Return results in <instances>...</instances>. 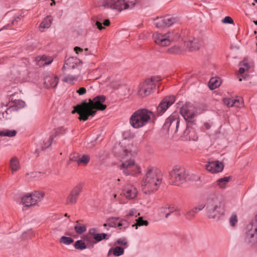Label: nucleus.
<instances>
[{"label":"nucleus","instance_id":"obj_57","mask_svg":"<svg viewBox=\"0 0 257 257\" xmlns=\"http://www.w3.org/2000/svg\"><path fill=\"white\" fill-rule=\"evenodd\" d=\"M86 89L84 87H80L76 90V93H78L79 95H84L86 93Z\"/></svg>","mask_w":257,"mask_h":257},{"label":"nucleus","instance_id":"obj_51","mask_svg":"<svg viewBox=\"0 0 257 257\" xmlns=\"http://www.w3.org/2000/svg\"><path fill=\"white\" fill-rule=\"evenodd\" d=\"M237 222V217L236 214H232L229 218V223L231 226H234Z\"/></svg>","mask_w":257,"mask_h":257},{"label":"nucleus","instance_id":"obj_50","mask_svg":"<svg viewBox=\"0 0 257 257\" xmlns=\"http://www.w3.org/2000/svg\"><path fill=\"white\" fill-rule=\"evenodd\" d=\"M241 65L243 67H240L239 69V73L241 74H243L245 71H247L249 68V66L248 63L244 61H243L241 63Z\"/></svg>","mask_w":257,"mask_h":257},{"label":"nucleus","instance_id":"obj_24","mask_svg":"<svg viewBox=\"0 0 257 257\" xmlns=\"http://www.w3.org/2000/svg\"><path fill=\"white\" fill-rule=\"evenodd\" d=\"M33 197L31 193H27L23 196L21 198V203L26 207H31L34 206Z\"/></svg>","mask_w":257,"mask_h":257},{"label":"nucleus","instance_id":"obj_63","mask_svg":"<svg viewBox=\"0 0 257 257\" xmlns=\"http://www.w3.org/2000/svg\"><path fill=\"white\" fill-rule=\"evenodd\" d=\"M112 196H113V199H115V198H116L117 195H116V194H113L112 195Z\"/></svg>","mask_w":257,"mask_h":257},{"label":"nucleus","instance_id":"obj_49","mask_svg":"<svg viewBox=\"0 0 257 257\" xmlns=\"http://www.w3.org/2000/svg\"><path fill=\"white\" fill-rule=\"evenodd\" d=\"M106 236L107 234L104 233L96 234L94 236V243H96L102 239H105Z\"/></svg>","mask_w":257,"mask_h":257},{"label":"nucleus","instance_id":"obj_21","mask_svg":"<svg viewBox=\"0 0 257 257\" xmlns=\"http://www.w3.org/2000/svg\"><path fill=\"white\" fill-rule=\"evenodd\" d=\"M16 111V108L14 106H10L3 112L0 113V118H3L6 119H10L12 117L13 113Z\"/></svg>","mask_w":257,"mask_h":257},{"label":"nucleus","instance_id":"obj_16","mask_svg":"<svg viewBox=\"0 0 257 257\" xmlns=\"http://www.w3.org/2000/svg\"><path fill=\"white\" fill-rule=\"evenodd\" d=\"M59 82L58 78L53 74L46 76L44 78V85L46 88L55 87Z\"/></svg>","mask_w":257,"mask_h":257},{"label":"nucleus","instance_id":"obj_35","mask_svg":"<svg viewBox=\"0 0 257 257\" xmlns=\"http://www.w3.org/2000/svg\"><path fill=\"white\" fill-rule=\"evenodd\" d=\"M136 223L133 224L132 226L135 227L136 229L138 228V226H148L149 222L146 220H144L142 217H139L136 219Z\"/></svg>","mask_w":257,"mask_h":257},{"label":"nucleus","instance_id":"obj_4","mask_svg":"<svg viewBox=\"0 0 257 257\" xmlns=\"http://www.w3.org/2000/svg\"><path fill=\"white\" fill-rule=\"evenodd\" d=\"M155 120V113L147 109H140L133 113L130 122L134 128H139L146 125L149 121L154 122Z\"/></svg>","mask_w":257,"mask_h":257},{"label":"nucleus","instance_id":"obj_32","mask_svg":"<svg viewBox=\"0 0 257 257\" xmlns=\"http://www.w3.org/2000/svg\"><path fill=\"white\" fill-rule=\"evenodd\" d=\"M184 51V48L180 45H175L168 49V52L173 54H180Z\"/></svg>","mask_w":257,"mask_h":257},{"label":"nucleus","instance_id":"obj_28","mask_svg":"<svg viewBox=\"0 0 257 257\" xmlns=\"http://www.w3.org/2000/svg\"><path fill=\"white\" fill-rule=\"evenodd\" d=\"M230 178L231 177L230 176H228L219 179L215 182V184L219 188L224 189L227 186V183L230 181Z\"/></svg>","mask_w":257,"mask_h":257},{"label":"nucleus","instance_id":"obj_11","mask_svg":"<svg viewBox=\"0 0 257 257\" xmlns=\"http://www.w3.org/2000/svg\"><path fill=\"white\" fill-rule=\"evenodd\" d=\"M175 101V96L174 95L168 96L164 98L157 107V111L155 113L156 116L157 115H161L163 114Z\"/></svg>","mask_w":257,"mask_h":257},{"label":"nucleus","instance_id":"obj_12","mask_svg":"<svg viewBox=\"0 0 257 257\" xmlns=\"http://www.w3.org/2000/svg\"><path fill=\"white\" fill-rule=\"evenodd\" d=\"M176 22V19L169 16L157 18L154 20V25L158 29H164L171 26Z\"/></svg>","mask_w":257,"mask_h":257},{"label":"nucleus","instance_id":"obj_47","mask_svg":"<svg viewBox=\"0 0 257 257\" xmlns=\"http://www.w3.org/2000/svg\"><path fill=\"white\" fill-rule=\"evenodd\" d=\"M40 60L44 62V64H50L53 61V58L50 56L43 55L40 58Z\"/></svg>","mask_w":257,"mask_h":257},{"label":"nucleus","instance_id":"obj_27","mask_svg":"<svg viewBox=\"0 0 257 257\" xmlns=\"http://www.w3.org/2000/svg\"><path fill=\"white\" fill-rule=\"evenodd\" d=\"M70 159L72 161L76 162L77 164L79 165H86L90 161V157L87 155H84L81 158L78 159H76L74 157L71 156Z\"/></svg>","mask_w":257,"mask_h":257},{"label":"nucleus","instance_id":"obj_44","mask_svg":"<svg viewBox=\"0 0 257 257\" xmlns=\"http://www.w3.org/2000/svg\"><path fill=\"white\" fill-rule=\"evenodd\" d=\"M75 247L77 249L82 250L86 248V245L82 240H79L75 241L74 243Z\"/></svg>","mask_w":257,"mask_h":257},{"label":"nucleus","instance_id":"obj_15","mask_svg":"<svg viewBox=\"0 0 257 257\" xmlns=\"http://www.w3.org/2000/svg\"><path fill=\"white\" fill-rule=\"evenodd\" d=\"M223 168V164L218 161L208 162L205 165L206 169L212 174L222 172Z\"/></svg>","mask_w":257,"mask_h":257},{"label":"nucleus","instance_id":"obj_8","mask_svg":"<svg viewBox=\"0 0 257 257\" xmlns=\"http://www.w3.org/2000/svg\"><path fill=\"white\" fill-rule=\"evenodd\" d=\"M160 80V77H152L146 79L139 85L138 90V94L142 97L149 95L155 88V82Z\"/></svg>","mask_w":257,"mask_h":257},{"label":"nucleus","instance_id":"obj_10","mask_svg":"<svg viewBox=\"0 0 257 257\" xmlns=\"http://www.w3.org/2000/svg\"><path fill=\"white\" fill-rule=\"evenodd\" d=\"M116 149V156L120 161L124 160L127 157L134 156L137 154L136 147L132 144L126 146L119 145Z\"/></svg>","mask_w":257,"mask_h":257},{"label":"nucleus","instance_id":"obj_62","mask_svg":"<svg viewBox=\"0 0 257 257\" xmlns=\"http://www.w3.org/2000/svg\"><path fill=\"white\" fill-rule=\"evenodd\" d=\"M204 125L205 126L206 128H207V129H209L210 128V125L208 123H205L204 124Z\"/></svg>","mask_w":257,"mask_h":257},{"label":"nucleus","instance_id":"obj_26","mask_svg":"<svg viewBox=\"0 0 257 257\" xmlns=\"http://www.w3.org/2000/svg\"><path fill=\"white\" fill-rule=\"evenodd\" d=\"M62 131V128L61 127L55 128L52 132V134L49 137V139L48 143H47L46 145H45L44 147H43V148L45 149L48 147L49 146H50L54 139L56 138L57 136H59L61 134Z\"/></svg>","mask_w":257,"mask_h":257},{"label":"nucleus","instance_id":"obj_58","mask_svg":"<svg viewBox=\"0 0 257 257\" xmlns=\"http://www.w3.org/2000/svg\"><path fill=\"white\" fill-rule=\"evenodd\" d=\"M87 234H90V235H92L94 237L95 235L97 234L96 233V229L95 228L90 229Z\"/></svg>","mask_w":257,"mask_h":257},{"label":"nucleus","instance_id":"obj_46","mask_svg":"<svg viewBox=\"0 0 257 257\" xmlns=\"http://www.w3.org/2000/svg\"><path fill=\"white\" fill-rule=\"evenodd\" d=\"M198 212L194 209L188 211L185 216L186 218L188 219L191 220L194 218Z\"/></svg>","mask_w":257,"mask_h":257},{"label":"nucleus","instance_id":"obj_2","mask_svg":"<svg viewBox=\"0 0 257 257\" xmlns=\"http://www.w3.org/2000/svg\"><path fill=\"white\" fill-rule=\"evenodd\" d=\"M162 180V175L159 170L155 167H148L141 181L142 192L147 195L155 193L159 188Z\"/></svg>","mask_w":257,"mask_h":257},{"label":"nucleus","instance_id":"obj_41","mask_svg":"<svg viewBox=\"0 0 257 257\" xmlns=\"http://www.w3.org/2000/svg\"><path fill=\"white\" fill-rule=\"evenodd\" d=\"M176 121V127L177 128L179 124V120L178 119L175 118L174 116H169L166 120L165 124L167 125H171L174 122Z\"/></svg>","mask_w":257,"mask_h":257},{"label":"nucleus","instance_id":"obj_38","mask_svg":"<svg viewBox=\"0 0 257 257\" xmlns=\"http://www.w3.org/2000/svg\"><path fill=\"white\" fill-rule=\"evenodd\" d=\"M76 60L74 58H70L67 60L64 66L63 67V70L64 71L65 69H68L69 67H72L74 68L75 67V65L76 63L74 61Z\"/></svg>","mask_w":257,"mask_h":257},{"label":"nucleus","instance_id":"obj_53","mask_svg":"<svg viewBox=\"0 0 257 257\" xmlns=\"http://www.w3.org/2000/svg\"><path fill=\"white\" fill-rule=\"evenodd\" d=\"M205 207V208L206 207V203L205 204L203 203H201L198 204L197 205H196L193 208L197 212H198L199 211L202 210Z\"/></svg>","mask_w":257,"mask_h":257},{"label":"nucleus","instance_id":"obj_22","mask_svg":"<svg viewBox=\"0 0 257 257\" xmlns=\"http://www.w3.org/2000/svg\"><path fill=\"white\" fill-rule=\"evenodd\" d=\"M175 210L173 207H170L168 205H165L161 207L159 209V212L160 215H165V218H168L170 214Z\"/></svg>","mask_w":257,"mask_h":257},{"label":"nucleus","instance_id":"obj_56","mask_svg":"<svg viewBox=\"0 0 257 257\" xmlns=\"http://www.w3.org/2000/svg\"><path fill=\"white\" fill-rule=\"evenodd\" d=\"M116 243L124 246H127V241L126 238H121L117 240Z\"/></svg>","mask_w":257,"mask_h":257},{"label":"nucleus","instance_id":"obj_34","mask_svg":"<svg viewBox=\"0 0 257 257\" xmlns=\"http://www.w3.org/2000/svg\"><path fill=\"white\" fill-rule=\"evenodd\" d=\"M17 132L16 130L5 129L0 131V137H13L17 135Z\"/></svg>","mask_w":257,"mask_h":257},{"label":"nucleus","instance_id":"obj_30","mask_svg":"<svg viewBox=\"0 0 257 257\" xmlns=\"http://www.w3.org/2000/svg\"><path fill=\"white\" fill-rule=\"evenodd\" d=\"M52 21L53 19L50 16H47L46 18H45L40 25V30L41 32H43V30H42V29H44L45 28H49L51 25Z\"/></svg>","mask_w":257,"mask_h":257},{"label":"nucleus","instance_id":"obj_59","mask_svg":"<svg viewBox=\"0 0 257 257\" xmlns=\"http://www.w3.org/2000/svg\"><path fill=\"white\" fill-rule=\"evenodd\" d=\"M96 25L97 26V28L100 30H101L104 28L102 26V23L99 21H96Z\"/></svg>","mask_w":257,"mask_h":257},{"label":"nucleus","instance_id":"obj_60","mask_svg":"<svg viewBox=\"0 0 257 257\" xmlns=\"http://www.w3.org/2000/svg\"><path fill=\"white\" fill-rule=\"evenodd\" d=\"M74 51L77 54H78L79 52H81L82 51V49L79 47H75L74 48Z\"/></svg>","mask_w":257,"mask_h":257},{"label":"nucleus","instance_id":"obj_39","mask_svg":"<svg viewBox=\"0 0 257 257\" xmlns=\"http://www.w3.org/2000/svg\"><path fill=\"white\" fill-rule=\"evenodd\" d=\"M128 226V222L126 219H121L119 222L115 224V227L119 228L120 229H124Z\"/></svg>","mask_w":257,"mask_h":257},{"label":"nucleus","instance_id":"obj_23","mask_svg":"<svg viewBox=\"0 0 257 257\" xmlns=\"http://www.w3.org/2000/svg\"><path fill=\"white\" fill-rule=\"evenodd\" d=\"M140 215V213L137 209L135 208H132L125 211L124 217L126 220H130L133 217H137L138 216H139Z\"/></svg>","mask_w":257,"mask_h":257},{"label":"nucleus","instance_id":"obj_52","mask_svg":"<svg viewBox=\"0 0 257 257\" xmlns=\"http://www.w3.org/2000/svg\"><path fill=\"white\" fill-rule=\"evenodd\" d=\"M234 98H225L223 99L224 103L228 107H232L233 106Z\"/></svg>","mask_w":257,"mask_h":257},{"label":"nucleus","instance_id":"obj_13","mask_svg":"<svg viewBox=\"0 0 257 257\" xmlns=\"http://www.w3.org/2000/svg\"><path fill=\"white\" fill-rule=\"evenodd\" d=\"M196 109L191 103L187 102L180 108V113L186 120L190 121L195 115Z\"/></svg>","mask_w":257,"mask_h":257},{"label":"nucleus","instance_id":"obj_1","mask_svg":"<svg viewBox=\"0 0 257 257\" xmlns=\"http://www.w3.org/2000/svg\"><path fill=\"white\" fill-rule=\"evenodd\" d=\"M105 97L103 95L97 96L93 99H90L89 102L83 101L80 104L74 106L72 113L77 112L79 115L78 119L86 121L89 116H94L96 112L94 109L104 110L106 105L103 103L105 102Z\"/></svg>","mask_w":257,"mask_h":257},{"label":"nucleus","instance_id":"obj_43","mask_svg":"<svg viewBox=\"0 0 257 257\" xmlns=\"http://www.w3.org/2000/svg\"><path fill=\"white\" fill-rule=\"evenodd\" d=\"M60 242L65 245H69L72 243L74 240L70 237L62 236L60 238Z\"/></svg>","mask_w":257,"mask_h":257},{"label":"nucleus","instance_id":"obj_14","mask_svg":"<svg viewBox=\"0 0 257 257\" xmlns=\"http://www.w3.org/2000/svg\"><path fill=\"white\" fill-rule=\"evenodd\" d=\"M123 196L128 200L135 199L138 195V190L137 187L133 184L126 185L123 190Z\"/></svg>","mask_w":257,"mask_h":257},{"label":"nucleus","instance_id":"obj_9","mask_svg":"<svg viewBox=\"0 0 257 257\" xmlns=\"http://www.w3.org/2000/svg\"><path fill=\"white\" fill-rule=\"evenodd\" d=\"M136 0H107L106 5L108 7L121 11L135 7Z\"/></svg>","mask_w":257,"mask_h":257},{"label":"nucleus","instance_id":"obj_20","mask_svg":"<svg viewBox=\"0 0 257 257\" xmlns=\"http://www.w3.org/2000/svg\"><path fill=\"white\" fill-rule=\"evenodd\" d=\"M246 238L249 243L254 244L257 242V228L251 229L249 230L246 235Z\"/></svg>","mask_w":257,"mask_h":257},{"label":"nucleus","instance_id":"obj_48","mask_svg":"<svg viewBox=\"0 0 257 257\" xmlns=\"http://www.w3.org/2000/svg\"><path fill=\"white\" fill-rule=\"evenodd\" d=\"M25 105V103L24 101L21 100H16L14 104L12 106H14L16 108V111L18 109L24 107Z\"/></svg>","mask_w":257,"mask_h":257},{"label":"nucleus","instance_id":"obj_3","mask_svg":"<svg viewBox=\"0 0 257 257\" xmlns=\"http://www.w3.org/2000/svg\"><path fill=\"white\" fill-rule=\"evenodd\" d=\"M205 211L208 218L219 220L225 214V202L221 197L211 195L207 199Z\"/></svg>","mask_w":257,"mask_h":257},{"label":"nucleus","instance_id":"obj_19","mask_svg":"<svg viewBox=\"0 0 257 257\" xmlns=\"http://www.w3.org/2000/svg\"><path fill=\"white\" fill-rule=\"evenodd\" d=\"M185 45L190 51L198 50L200 48V44L197 39H192L185 42Z\"/></svg>","mask_w":257,"mask_h":257},{"label":"nucleus","instance_id":"obj_45","mask_svg":"<svg viewBox=\"0 0 257 257\" xmlns=\"http://www.w3.org/2000/svg\"><path fill=\"white\" fill-rule=\"evenodd\" d=\"M233 106H235L238 107H241L243 105V100L242 97H236L234 98L233 100Z\"/></svg>","mask_w":257,"mask_h":257},{"label":"nucleus","instance_id":"obj_5","mask_svg":"<svg viewBox=\"0 0 257 257\" xmlns=\"http://www.w3.org/2000/svg\"><path fill=\"white\" fill-rule=\"evenodd\" d=\"M179 37L178 33L175 31H168L166 33L156 32L153 33L152 39L155 43L160 47H167Z\"/></svg>","mask_w":257,"mask_h":257},{"label":"nucleus","instance_id":"obj_33","mask_svg":"<svg viewBox=\"0 0 257 257\" xmlns=\"http://www.w3.org/2000/svg\"><path fill=\"white\" fill-rule=\"evenodd\" d=\"M111 252L115 256H118L123 253L124 249L120 246H116L113 248H110L108 251L107 255L109 256Z\"/></svg>","mask_w":257,"mask_h":257},{"label":"nucleus","instance_id":"obj_42","mask_svg":"<svg viewBox=\"0 0 257 257\" xmlns=\"http://www.w3.org/2000/svg\"><path fill=\"white\" fill-rule=\"evenodd\" d=\"M82 238L83 240L87 242V244H95V243H94V237L92 235H90V234L87 233L86 234L84 235Z\"/></svg>","mask_w":257,"mask_h":257},{"label":"nucleus","instance_id":"obj_31","mask_svg":"<svg viewBox=\"0 0 257 257\" xmlns=\"http://www.w3.org/2000/svg\"><path fill=\"white\" fill-rule=\"evenodd\" d=\"M221 80L219 77H212L209 82V87L211 90L218 87L221 84Z\"/></svg>","mask_w":257,"mask_h":257},{"label":"nucleus","instance_id":"obj_37","mask_svg":"<svg viewBox=\"0 0 257 257\" xmlns=\"http://www.w3.org/2000/svg\"><path fill=\"white\" fill-rule=\"evenodd\" d=\"M74 229L78 234H82L86 230V227L85 225L79 223L78 221L74 226Z\"/></svg>","mask_w":257,"mask_h":257},{"label":"nucleus","instance_id":"obj_40","mask_svg":"<svg viewBox=\"0 0 257 257\" xmlns=\"http://www.w3.org/2000/svg\"><path fill=\"white\" fill-rule=\"evenodd\" d=\"M82 188L83 185L82 184H78L73 188L70 192L78 197L80 193L82 191Z\"/></svg>","mask_w":257,"mask_h":257},{"label":"nucleus","instance_id":"obj_64","mask_svg":"<svg viewBox=\"0 0 257 257\" xmlns=\"http://www.w3.org/2000/svg\"><path fill=\"white\" fill-rule=\"evenodd\" d=\"M254 23L255 24V25H257V20L255 21H254Z\"/></svg>","mask_w":257,"mask_h":257},{"label":"nucleus","instance_id":"obj_25","mask_svg":"<svg viewBox=\"0 0 257 257\" xmlns=\"http://www.w3.org/2000/svg\"><path fill=\"white\" fill-rule=\"evenodd\" d=\"M79 79H80L79 74L75 75L68 74L64 77L63 81L69 84H74Z\"/></svg>","mask_w":257,"mask_h":257},{"label":"nucleus","instance_id":"obj_7","mask_svg":"<svg viewBox=\"0 0 257 257\" xmlns=\"http://www.w3.org/2000/svg\"><path fill=\"white\" fill-rule=\"evenodd\" d=\"M169 175L170 183L172 185L178 186L185 181L187 174L184 167L176 165L173 167Z\"/></svg>","mask_w":257,"mask_h":257},{"label":"nucleus","instance_id":"obj_54","mask_svg":"<svg viewBox=\"0 0 257 257\" xmlns=\"http://www.w3.org/2000/svg\"><path fill=\"white\" fill-rule=\"evenodd\" d=\"M41 176V173L40 172H31L29 174H27V177L28 178L30 177L32 178H36V177H40Z\"/></svg>","mask_w":257,"mask_h":257},{"label":"nucleus","instance_id":"obj_17","mask_svg":"<svg viewBox=\"0 0 257 257\" xmlns=\"http://www.w3.org/2000/svg\"><path fill=\"white\" fill-rule=\"evenodd\" d=\"M181 139L183 141H197L198 137L195 130L191 127L187 126L181 136Z\"/></svg>","mask_w":257,"mask_h":257},{"label":"nucleus","instance_id":"obj_61","mask_svg":"<svg viewBox=\"0 0 257 257\" xmlns=\"http://www.w3.org/2000/svg\"><path fill=\"white\" fill-rule=\"evenodd\" d=\"M103 25L105 26H108L110 24V22H109V20L108 19H105L103 23Z\"/></svg>","mask_w":257,"mask_h":257},{"label":"nucleus","instance_id":"obj_29","mask_svg":"<svg viewBox=\"0 0 257 257\" xmlns=\"http://www.w3.org/2000/svg\"><path fill=\"white\" fill-rule=\"evenodd\" d=\"M31 194L33 197V202L34 203V205L41 201L44 197V193L42 192L35 191L31 193Z\"/></svg>","mask_w":257,"mask_h":257},{"label":"nucleus","instance_id":"obj_55","mask_svg":"<svg viewBox=\"0 0 257 257\" xmlns=\"http://www.w3.org/2000/svg\"><path fill=\"white\" fill-rule=\"evenodd\" d=\"M222 22L224 24H233V20L230 17L226 16L222 20Z\"/></svg>","mask_w":257,"mask_h":257},{"label":"nucleus","instance_id":"obj_36","mask_svg":"<svg viewBox=\"0 0 257 257\" xmlns=\"http://www.w3.org/2000/svg\"><path fill=\"white\" fill-rule=\"evenodd\" d=\"M77 198L78 197L76 196L70 192L66 199L65 204L67 205H73L76 203Z\"/></svg>","mask_w":257,"mask_h":257},{"label":"nucleus","instance_id":"obj_18","mask_svg":"<svg viewBox=\"0 0 257 257\" xmlns=\"http://www.w3.org/2000/svg\"><path fill=\"white\" fill-rule=\"evenodd\" d=\"M10 167L12 174L18 171L21 169V165L19 159L16 157H13L10 160Z\"/></svg>","mask_w":257,"mask_h":257},{"label":"nucleus","instance_id":"obj_6","mask_svg":"<svg viewBox=\"0 0 257 257\" xmlns=\"http://www.w3.org/2000/svg\"><path fill=\"white\" fill-rule=\"evenodd\" d=\"M120 169L125 176L138 177L142 173L141 165L136 163L133 159L123 161L120 166Z\"/></svg>","mask_w":257,"mask_h":257}]
</instances>
